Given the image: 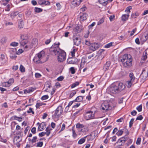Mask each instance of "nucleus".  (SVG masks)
Returning <instances> with one entry per match:
<instances>
[{"label":"nucleus","instance_id":"36","mask_svg":"<svg viewBox=\"0 0 148 148\" xmlns=\"http://www.w3.org/2000/svg\"><path fill=\"white\" fill-rule=\"evenodd\" d=\"M28 90V91L29 92V93H31V92H33V91H34L36 89V88H33L32 87H30L29 88H27Z\"/></svg>","mask_w":148,"mask_h":148},{"label":"nucleus","instance_id":"40","mask_svg":"<svg viewBox=\"0 0 148 148\" xmlns=\"http://www.w3.org/2000/svg\"><path fill=\"white\" fill-rule=\"evenodd\" d=\"M14 119L18 121H22V118L21 117H18L16 116H14Z\"/></svg>","mask_w":148,"mask_h":148},{"label":"nucleus","instance_id":"6","mask_svg":"<svg viewBox=\"0 0 148 148\" xmlns=\"http://www.w3.org/2000/svg\"><path fill=\"white\" fill-rule=\"evenodd\" d=\"M112 102H108L107 101H105L104 103H102L101 105V108L102 110L106 111L110 110L112 109Z\"/></svg>","mask_w":148,"mask_h":148},{"label":"nucleus","instance_id":"22","mask_svg":"<svg viewBox=\"0 0 148 148\" xmlns=\"http://www.w3.org/2000/svg\"><path fill=\"white\" fill-rule=\"evenodd\" d=\"M110 65V62H107L105 64L103 67V69L105 70H108L109 69V67Z\"/></svg>","mask_w":148,"mask_h":148},{"label":"nucleus","instance_id":"46","mask_svg":"<svg viewBox=\"0 0 148 148\" xmlns=\"http://www.w3.org/2000/svg\"><path fill=\"white\" fill-rule=\"evenodd\" d=\"M123 133V131L122 130H119L116 133V134L118 136L121 135Z\"/></svg>","mask_w":148,"mask_h":148},{"label":"nucleus","instance_id":"50","mask_svg":"<svg viewBox=\"0 0 148 148\" xmlns=\"http://www.w3.org/2000/svg\"><path fill=\"white\" fill-rule=\"evenodd\" d=\"M134 120V119H132L129 122V126L130 127H131L133 124V122Z\"/></svg>","mask_w":148,"mask_h":148},{"label":"nucleus","instance_id":"20","mask_svg":"<svg viewBox=\"0 0 148 148\" xmlns=\"http://www.w3.org/2000/svg\"><path fill=\"white\" fill-rule=\"evenodd\" d=\"M46 123L45 122L42 123L38 127V129L40 131H41L43 130L45 127L46 126Z\"/></svg>","mask_w":148,"mask_h":148},{"label":"nucleus","instance_id":"39","mask_svg":"<svg viewBox=\"0 0 148 148\" xmlns=\"http://www.w3.org/2000/svg\"><path fill=\"white\" fill-rule=\"evenodd\" d=\"M148 56L145 53H143V56L142 57V60L145 61V60L147 58Z\"/></svg>","mask_w":148,"mask_h":148},{"label":"nucleus","instance_id":"61","mask_svg":"<svg viewBox=\"0 0 148 148\" xmlns=\"http://www.w3.org/2000/svg\"><path fill=\"white\" fill-rule=\"evenodd\" d=\"M83 43H85V44L89 46L90 45V41H88L87 40H85V41L83 42Z\"/></svg>","mask_w":148,"mask_h":148},{"label":"nucleus","instance_id":"12","mask_svg":"<svg viewBox=\"0 0 148 148\" xmlns=\"http://www.w3.org/2000/svg\"><path fill=\"white\" fill-rule=\"evenodd\" d=\"M73 39L74 44L77 46L79 45L80 43L81 39L79 36H73Z\"/></svg>","mask_w":148,"mask_h":148},{"label":"nucleus","instance_id":"45","mask_svg":"<svg viewBox=\"0 0 148 148\" xmlns=\"http://www.w3.org/2000/svg\"><path fill=\"white\" fill-rule=\"evenodd\" d=\"M18 45V43L16 42H12L10 45L13 47H16Z\"/></svg>","mask_w":148,"mask_h":148},{"label":"nucleus","instance_id":"9","mask_svg":"<svg viewBox=\"0 0 148 148\" xmlns=\"http://www.w3.org/2000/svg\"><path fill=\"white\" fill-rule=\"evenodd\" d=\"M20 43L21 46H23L28 42V37L24 35L21 36Z\"/></svg>","mask_w":148,"mask_h":148},{"label":"nucleus","instance_id":"63","mask_svg":"<svg viewBox=\"0 0 148 148\" xmlns=\"http://www.w3.org/2000/svg\"><path fill=\"white\" fill-rule=\"evenodd\" d=\"M43 144V143L42 142H40L37 143V146L39 147H42Z\"/></svg>","mask_w":148,"mask_h":148},{"label":"nucleus","instance_id":"1","mask_svg":"<svg viewBox=\"0 0 148 148\" xmlns=\"http://www.w3.org/2000/svg\"><path fill=\"white\" fill-rule=\"evenodd\" d=\"M60 43L57 44L55 43L52 46L50 49L53 54L57 55L58 60L60 62H62L66 59V53L64 51L60 49L59 48Z\"/></svg>","mask_w":148,"mask_h":148},{"label":"nucleus","instance_id":"56","mask_svg":"<svg viewBox=\"0 0 148 148\" xmlns=\"http://www.w3.org/2000/svg\"><path fill=\"white\" fill-rule=\"evenodd\" d=\"M141 141V138H137L136 141V144L138 145H140V143Z\"/></svg>","mask_w":148,"mask_h":148},{"label":"nucleus","instance_id":"37","mask_svg":"<svg viewBox=\"0 0 148 148\" xmlns=\"http://www.w3.org/2000/svg\"><path fill=\"white\" fill-rule=\"evenodd\" d=\"M2 85L3 87H8L10 86V85L8 84L7 82H5L3 83Z\"/></svg>","mask_w":148,"mask_h":148},{"label":"nucleus","instance_id":"27","mask_svg":"<svg viewBox=\"0 0 148 148\" xmlns=\"http://www.w3.org/2000/svg\"><path fill=\"white\" fill-rule=\"evenodd\" d=\"M87 136H85L80 139L78 141V144H82L84 143L85 141L86 138Z\"/></svg>","mask_w":148,"mask_h":148},{"label":"nucleus","instance_id":"11","mask_svg":"<svg viewBox=\"0 0 148 148\" xmlns=\"http://www.w3.org/2000/svg\"><path fill=\"white\" fill-rule=\"evenodd\" d=\"M100 47L99 45L97 43H94L91 44L89 49L92 51H95L98 49Z\"/></svg>","mask_w":148,"mask_h":148},{"label":"nucleus","instance_id":"58","mask_svg":"<svg viewBox=\"0 0 148 148\" xmlns=\"http://www.w3.org/2000/svg\"><path fill=\"white\" fill-rule=\"evenodd\" d=\"M37 139V137L36 136H34L33 137L32 139L31 140L32 143H34L36 142Z\"/></svg>","mask_w":148,"mask_h":148},{"label":"nucleus","instance_id":"3","mask_svg":"<svg viewBox=\"0 0 148 148\" xmlns=\"http://www.w3.org/2000/svg\"><path fill=\"white\" fill-rule=\"evenodd\" d=\"M121 61L123 66L125 67L129 68L132 65V58L129 54H125L121 58Z\"/></svg>","mask_w":148,"mask_h":148},{"label":"nucleus","instance_id":"28","mask_svg":"<svg viewBox=\"0 0 148 148\" xmlns=\"http://www.w3.org/2000/svg\"><path fill=\"white\" fill-rule=\"evenodd\" d=\"M37 44V41L36 39H34L32 42L31 45H33V47L35 46Z\"/></svg>","mask_w":148,"mask_h":148},{"label":"nucleus","instance_id":"64","mask_svg":"<svg viewBox=\"0 0 148 148\" xmlns=\"http://www.w3.org/2000/svg\"><path fill=\"white\" fill-rule=\"evenodd\" d=\"M38 135L39 136L42 137L44 136L45 135H46V134L45 132H42L39 133Z\"/></svg>","mask_w":148,"mask_h":148},{"label":"nucleus","instance_id":"57","mask_svg":"<svg viewBox=\"0 0 148 148\" xmlns=\"http://www.w3.org/2000/svg\"><path fill=\"white\" fill-rule=\"evenodd\" d=\"M137 30V28H135L134 29H133L131 31L130 36H132L133 35H134V34L135 33Z\"/></svg>","mask_w":148,"mask_h":148},{"label":"nucleus","instance_id":"16","mask_svg":"<svg viewBox=\"0 0 148 148\" xmlns=\"http://www.w3.org/2000/svg\"><path fill=\"white\" fill-rule=\"evenodd\" d=\"M128 138L127 136H125L119 139L116 143H123V144H124L125 142L127 140Z\"/></svg>","mask_w":148,"mask_h":148},{"label":"nucleus","instance_id":"48","mask_svg":"<svg viewBox=\"0 0 148 148\" xmlns=\"http://www.w3.org/2000/svg\"><path fill=\"white\" fill-rule=\"evenodd\" d=\"M20 71L23 72L25 71V68L22 65H21L20 67Z\"/></svg>","mask_w":148,"mask_h":148},{"label":"nucleus","instance_id":"19","mask_svg":"<svg viewBox=\"0 0 148 148\" xmlns=\"http://www.w3.org/2000/svg\"><path fill=\"white\" fill-rule=\"evenodd\" d=\"M140 40L142 42H145L148 38V36L147 35H141L139 37Z\"/></svg>","mask_w":148,"mask_h":148},{"label":"nucleus","instance_id":"7","mask_svg":"<svg viewBox=\"0 0 148 148\" xmlns=\"http://www.w3.org/2000/svg\"><path fill=\"white\" fill-rule=\"evenodd\" d=\"M130 80L126 82V85L128 88H130L134 84L135 77L133 73H130L129 74Z\"/></svg>","mask_w":148,"mask_h":148},{"label":"nucleus","instance_id":"42","mask_svg":"<svg viewBox=\"0 0 148 148\" xmlns=\"http://www.w3.org/2000/svg\"><path fill=\"white\" fill-rule=\"evenodd\" d=\"M104 19L103 18H101L98 21L97 25H100L104 22Z\"/></svg>","mask_w":148,"mask_h":148},{"label":"nucleus","instance_id":"5","mask_svg":"<svg viewBox=\"0 0 148 148\" xmlns=\"http://www.w3.org/2000/svg\"><path fill=\"white\" fill-rule=\"evenodd\" d=\"M95 108H92L90 111H87L85 113L84 115V118L86 120H88L95 118V114L97 112L96 110H94Z\"/></svg>","mask_w":148,"mask_h":148},{"label":"nucleus","instance_id":"47","mask_svg":"<svg viewBox=\"0 0 148 148\" xmlns=\"http://www.w3.org/2000/svg\"><path fill=\"white\" fill-rule=\"evenodd\" d=\"M45 86H46L47 88H50L51 87V83L49 82H47L45 84Z\"/></svg>","mask_w":148,"mask_h":148},{"label":"nucleus","instance_id":"33","mask_svg":"<svg viewBox=\"0 0 148 148\" xmlns=\"http://www.w3.org/2000/svg\"><path fill=\"white\" fill-rule=\"evenodd\" d=\"M139 15V14L138 13H136L135 14H132L131 15V18H135L137 16Z\"/></svg>","mask_w":148,"mask_h":148},{"label":"nucleus","instance_id":"44","mask_svg":"<svg viewBox=\"0 0 148 148\" xmlns=\"http://www.w3.org/2000/svg\"><path fill=\"white\" fill-rule=\"evenodd\" d=\"M112 42H110L105 46V47L106 48H108L112 46Z\"/></svg>","mask_w":148,"mask_h":148},{"label":"nucleus","instance_id":"55","mask_svg":"<svg viewBox=\"0 0 148 148\" xmlns=\"http://www.w3.org/2000/svg\"><path fill=\"white\" fill-rule=\"evenodd\" d=\"M49 97L48 95H45L42 96L41 98V99L42 100H45L47 99Z\"/></svg>","mask_w":148,"mask_h":148},{"label":"nucleus","instance_id":"49","mask_svg":"<svg viewBox=\"0 0 148 148\" xmlns=\"http://www.w3.org/2000/svg\"><path fill=\"white\" fill-rule=\"evenodd\" d=\"M42 105H43V104L41 102L38 103H36V108H39L40 106H41Z\"/></svg>","mask_w":148,"mask_h":148},{"label":"nucleus","instance_id":"24","mask_svg":"<svg viewBox=\"0 0 148 148\" xmlns=\"http://www.w3.org/2000/svg\"><path fill=\"white\" fill-rule=\"evenodd\" d=\"M52 130V129L51 128H50V127H47L46 128L45 130L46 132H45V133L47 136H48L51 133L50 131Z\"/></svg>","mask_w":148,"mask_h":148},{"label":"nucleus","instance_id":"43","mask_svg":"<svg viewBox=\"0 0 148 148\" xmlns=\"http://www.w3.org/2000/svg\"><path fill=\"white\" fill-rule=\"evenodd\" d=\"M96 56L94 53L90 54L88 56V59L93 58Z\"/></svg>","mask_w":148,"mask_h":148},{"label":"nucleus","instance_id":"18","mask_svg":"<svg viewBox=\"0 0 148 148\" xmlns=\"http://www.w3.org/2000/svg\"><path fill=\"white\" fill-rule=\"evenodd\" d=\"M38 4L40 5L45 4L46 5H49L50 4V2L48 1H46L43 0H39L38 1Z\"/></svg>","mask_w":148,"mask_h":148},{"label":"nucleus","instance_id":"30","mask_svg":"<svg viewBox=\"0 0 148 148\" xmlns=\"http://www.w3.org/2000/svg\"><path fill=\"white\" fill-rule=\"evenodd\" d=\"M34 11L36 12L39 13L42 12V10L40 8L35 7L34 8Z\"/></svg>","mask_w":148,"mask_h":148},{"label":"nucleus","instance_id":"51","mask_svg":"<svg viewBox=\"0 0 148 148\" xmlns=\"http://www.w3.org/2000/svg\"><path fill=\"white\" fill-rule=\"evenodd\" d=\"M76 127L77 128H82L84 127L83 125L79 123H77L76 125Z\"/></svg>","mask_w":148,"mask_h":148},{"label":"nucleus","instance_id":"34","mask_svg":"<svg viewBox=\"0 0 148 148\" xmlns=\"http://www.w3.org/2000/svg\"><path fill=\"white\" fill-rule=\"evenodd\" d=\"M24 23L22 21H20L18 24V27L19 28L21 29L23 27Z\"/></svg>","mask_w":148,"mask_h":148},{"label":"nucleus","instance_id":"32","mask_svg":"<svg viewBox=\"0 0 148 148\" xmlns=\"http://www.w3.org/2000/svg\"><path fill=\"white\" fill-rule=\"evenodd\" d=\"M14 79L12 78H10L8 82V84L10 85V86L14 83Z\"/></svg>","mask_w":148,"mask_h":148},{"label":"nucleus","instance_id":"10","mask_svg":"<svg viewBox=\"0 0 148 148\" xmlns=\"http://www.w3.org/2000/svg\"><path fill=\"white\" fill-rule=\"evenodd\" d=\"M10 53V57L12 59H14L16 58V48L10 49L9 51Z\"/></svg>","mask_w":148,"mask_h":148},{"label":"nucleus","instance_id":"8","mask_svg":"<svg viewBox=\"0 0 148 148\" xmlns=\"http://www.w3.org/2000/svg\"><path fill=\"white\" fill-rule=\"evenodd\" d=\"M63 112V109L62 106H59L54 111V113L52 116L54 118H59Z\"/></svg>","mask_w":148,"mask_h":148},{"label":"nucleus","instance_id":"54","mask_svg":"<svg viewBox=\"0 0 148 148\" xmlns=\"http://www.w3.org/2000/svg\"><path fill=\"white\" fill-rule=\"evenodd\" d=\"M33 47V45H25V49H30L32 48Z\"/></svg>","mask_w":148,"mask_h":148},{"label":"nucleus","instance_id":"4","mask_svg":"<svg viewBox=\"0 0 148 148\" xmlns=\"http://www.w3.org/2000/svg\"><path fill=\"white\" fill-rule=\"evenodd\" d=\"M33 60L36 64H42L45 62L47 60L45 55V52L42 51L36 55Z\"/></svg>","mask_w":148,"mask_h":148},{"label":"nucleus","instance_id":"52","mask_svg":"<svg viewBox=\"0 0 148 148\" xmlns=\"http://www.w3.org/2000/svg\"><path fill=\"white\" fill-rule=\"evenodd\" d=\"M86 136V137L88 138L87 140L88 141H91L93 139L92 137L91 136V135L87 136Z\"/></svg>","mask_w":148,"mask_h":148},{"label":"nucleus","instance_id":"13","mask_svg":"<svg viewBox=\"0 0 148 148\" xmlns=\"http://www.w3.org/2000/svg\"><path fill=\"white\" fill-rule=\"evenodd\" d=\"M83 0H73L71 2V6L75 8L79 5Z\"/></svg>","mask_w":148,"mask_h":148},{"label":"nucleus","instance_id":"14","mask_svg":"<svg viewBox=\"0 0 148 148\" xmlns=\"http://www.w3.org/2000/svg\"><path fill=\"white\" fill-rule=\"evenodd\" d=\"M67 62L70 64H75L78 63V60L74 57L69 58L67 59Z\"/></svg>","mask_w":148,"mask_h":148},{"label":"nucleus","instance_id":"62","mask_svg":"<svg viewBox=\"0 0 148 148\" xmlns=\"http://www.w3.org/2000/svg\"><path fill=\"white\" fill-rule=\"evenodd\" d=\"M76 93V92L75 91H73L71 93L70 95V98L72 97Z\"/></svg>","mask_w":148,"mask_h":148},{"label":"nucleus","instance_id":"29","mask_svg":"<svg viewBox=\"0 0 148 148\" xmlns=\"http://www.w3.org/2000/svg\"><path fill=\"white\" fill-rule=\"evenodd\" d=\"M81 29L79 28L78 26H77L75 27L73 29V30L75 32L77 33H79L81 31Z\"/></svg>","mask_w":148,"mask_h":148},{"label":"nucleus","instance_id":"60","mask_svg":"<svg viewBox=\"0 0 148 148\" xmlns=\"http://www.w3.org/2000/svg\"><path fill=\"white\" fill-rule=\"evenodd\" d=\"M35 75L36 77V78H39L41 76V75L40 73H35Z\"/></svg>","mask_w":148,"mask_h":148},{"label":"nucleus","instance_id":"15","mask_svg":"<svg viewBox=\"0 0 148 148\" xmlns=\"http://www.w3.org/2000/svg\"><path fill=\"white\" fill-rule=\"evenodd\" d=\"M1 64L3 65L6 64L8 61V58L3 54H2L1 55L0 59Z\"/></svg>","mask_w":148,"mask_h":148},{"label":"nucleus","instance_id":"26","mask_svg":"<svg viewBox=\"0 0 148 148\" xmlns=\"http://www.w3.org/2000/svg\"><path fill=\"white\" fill-rule=\"evenodd\" d=\"M87 14L86 13H83V15L80 16V19L82 21L86 20L87 19Z\"/></svg>","mask_w":148,"mask_h":148},{"label":"nucleus","instance_id":"2","mask_svg":"<svg viewBox=\"0 0 148 148\" xmlns=\"http://www.w3.org/2000/svg\"><path fill=\"white\" fill-rule=\"evenodd\" d=\"M125 88V85L121 82H116L112 85L109 89L110 92L113 94H118Z\"/></svg>","mask_w":148,"mask_h":148},{"label":"nucleus","instance_id":"25","mask_svg":"<svg viewBox=\"0 0 148 148\" xmlns=\"http://www.w3.org/2000/svg\"><path fill=\"white\" fill-rule=\"evenodd\" d=\"M129 15L125 14L123 15L122 16V20L123 21H125L128 19Z\"/></svg>","mask_w":148,"mask_h":148},{"label":"nucleus","instance_id":"17","mask_svg":"<svg viewBox=\"0 0 148 148\" xmlns=\"http://www.w3.org/2000/svg\"><path fill=\"white\" fill-rule=\"evenodd\" d=\"M113 0H99V3L105 6L108 3H110Z\"/></svg>","mask_w":148,"mask_h":148},{"label":"nucleus","instance_id":"31","mask_svg":"<svg viewBox=\"0 0 148 148\" xmlns=\"http://www.w3.org/2000/svg\"><path fill=\"white\" fill-rule=\"evenodd\" d=\"M141 76H142L143 80H145L147 76V75L145 73H144L143 72L142 73Z\"/></svg>","mask_w":148,"mask_h":148},{"label":"nucleus","instance_id":"59","mask_svg":"<svg viewBox=\"0 0 148 148\" xmlns=\"http://www.w3.org/2000/svg\"><path fill=\"white\" fill-rule=\"evenodd\" d=\"M72 133H73V137L74 138H75L77 136V134L75 133V131L74 130L72 129Z\"/></svg>","mask_w":148,"mask_h":148},{"label":"nucleus","instance_id":"23","mask_svg":"<svg viewBox=\"0 0 148 148\" xmlns=\"http://www.w3.org/2000/svg\"><path fill=\"white\" fill-rule=\"evenodd\" d=\"M83 99V97L82 96H78L76 99L73 100V101L75 102H79L81 101Z\"/></svg>","mask_w":148,"mask_h":148},{"label":"nucleus","instance_id":"21","mask_svg":"<svg viewBox=\"0 0 148 148\" xmlns=\"http://www.w3.org/2000/svg\"><path fill=\"white\" fill-rule=\"evenodd\" d=\"M129 116H130V115H125V116H123V117H121L120 119L117 120H116V122H122L123 121L124 119H125L126 117H127V119H126V121H127L128 120V118L129 117Z\"/></svg>","mask_w":148,"mask_h":148},{"label":"nucleus","instance_id":"53","mask_svg":"<svg viewBox=\"0 0 148 148\" xmlns=\"http://www.w3.org/2000/svg\"><path fill=\"white\" fill-rule=\"evenodd\" d=\"M65 125L64 123H63L62 125L61 129L60 131H59V133H60V132H61L62 131L64 130L65 128Z\"/></svg>","mask_w":148,"mask_h":148},{"label":"nucleus","instance_id":"41","mask_svg":"<svg viewBox=\"0 0 148 148\" xmlns=\"http://www.w3.org/2000/svg\"><path fill=\"white\" fill-rule=\"evenodd\" d=\"M69 70L72 74H74L75 72V71L74 67H71L69 69Z\"/></svg>","mask_w":148,"mask_h":148},{"label":"nucleus","instance_id":"38","mask_svg":"<svg viewBox=\"0 0 148 148\" xmlns=\"http://www.w3.org/2000/svg\"><path fill=\"white\" fill-rule=\"evenodd\" d=\"M27 112L29 114L32 113L33 114H34V112L33 111V108H29V110L27 111Z\"/></svg>","mask_w":148,"mask_h":148},{"label":"nucleus","instance_id":"35","mask_svg":"<svg viewBox=\"0 0 148 148\" xmlns=\"http://www.w3.org/2000/svg\"><path fill=\"white\" fill-rule=\"evenodd\" d=\"M79 82H76L75 83H73L71 85V88H74V87H75L76 86H77L79 84Z\"/></svg>","mask_w":148,"mask_h":148}]
</instances>
